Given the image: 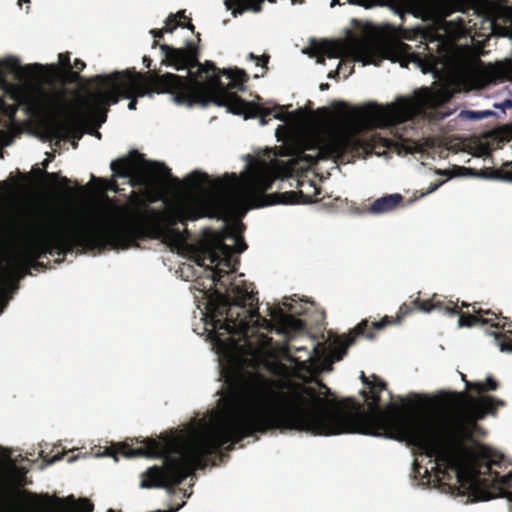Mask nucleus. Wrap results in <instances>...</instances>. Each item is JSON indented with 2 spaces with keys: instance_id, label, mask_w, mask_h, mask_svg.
<instances>
[{
  "instance_id": "obj_1",
  "label": "nucleus",
  "mask_w": 512,
  "mask_h": 512,
  "mask_svg": "<svg viewBox=\"0 0 512 512\" xmlns=\"http://www.w3.org/2000/svg\"><path fill=\"white\" fill-rule=\"evenodd\" d=\"M370 381L364 372L360 379L368 388L367 411L353 398L327 400L315 387L291 383L285 388L265 376L231 370L225 376L226 396L222 416L215 427L197 439L180 445L172 435H163V488L173 491L195 470L216 465L235 444L255 433L270 430H296L313 435L360 433L407 441L421 454L434 458L455 471L458 493L470 502L493 498L480 471L467 468L466 442L480 432L477 424L487 414H495L505 402L493 396L469 398L468 409L445 411L432 418L406 416L394 404L383 409L380 393L387 384L378 376Z\"/></svg>"
},
{
  "instance_id": "obj_2",
  "label": "nucleus",
  "mask_w": 512,
  "mask_h": 512,
  "mask_svg": "<svg viewBox=\"0 0 512 512\" xmlns=\"http://www.w3.org/2000/svg\"><path fill=\"white\" fill-rule=\"evenodd\" d=\"M224 178L212 180L207 173L194 171L186 182L192 189L202 190L203 185L209 190L201 197H191L181 201L175 209L167 214L161 223L150 230L142 217H118L102 213L88 222H68L56 212L46 211L37 216L36 221L25 226L17 238L21 242V254L31 261L49 255L65 256L75 248L83 250L128 249L139 247L138 241L147 237L160 239L171 251L180 252L188 248V230L180 231L176 225L201 217L225 219L237 214L243 205L241 195L234 189L237 180Z\"/></svg>"
},
{
  "instance_id": "obj_3",
  "label": "nucleus",
  "mask_w": 512,
  "mask_h": 512,
  "mask_svg": "<svg viewBox=\"0 0 512 512\" xmlns=\"http://www.w3.org/2000/svg\"><path fill=\"white\" fill-rule=\"evenodd\" d=\"M226 238L234 240V246L219 241L217 249L224 256L221 260L218 252L208 246H191L194 251V261L200 267H205L209 272L211 287L220 285L226 290L222 293L215 290L207 303V309L214 322L215 329H224L229 334L238 336L247 345H251L250 338L258 333V329H270V320L261 317L259 313L257 292L254 291L253 283L242 282L241 285L228 284L223 280L229 272L220 268L221 262L224 266L230 267V258L234 253H242L247 249L244 238L236 233L235 228L226 233Z\"/></svg>"
},
{
  "instance_id": "obj_4",
  "label": "nucleus",
  "mask_w": 512,
  "mask_h": 512,
  "mask_svg": "<svg viewBox=\"0 0 512 512\" xmlns=\"http://www.w3.org/2000/svg\"><path fill=\"white\" fill-rule=\"evenodd\" d=\"M165 54L164 63L176 70H189L190 77H182L173 73L165 75L157 82L166 85L160 91H178L176 103L188 107L194 104L207 106L216 105V96L222 91L236 94L234 89L245 91V83L249 77L242 69L220 70L211 61L199 62V47L193 41H187L185 47L175 48L161 45Z\"/></svg>"
},
{
  "instance_id": "obj_5",
  "label": "nucleus",
  "mask_w": 512,
  "mask_h": 512,
  "mask_svg": "<svg viewBox=\"0 0 512 512\" xmlns=\"http://www.w3.org/2000/svg\"><path fill=\"white\" fill-rule=\"evenodd\" d=\"M164 75H160L158 71H149L146 74H142L136 71L125 70L109 75L93 76L88 79V83L95 84L105 90L89 93L86 97L81 98L79 104L73 110V119L86 121L99 114H103L101 122H104L106 120L105 107L116 104L120 97L130 99L128 103L130 110L136 109L137 97H144L151 93L171 94L176 103V93L178 91L159 90L166 86L157 82V79Z\"/></svg>"
},
{
  "instance_id": "obj_6",
  "label": "nucleus",
  "mask_w": 512,
  "mask_h": 512,
  "mask_svg": "<svg viewBox=\"0 0 512 512\" xmlns=\"http://www.w3.org/2000/svg\"><path fill=\"white\" fill-rule=\"evenodd\" d=\"M16 104L2 102L10 118H14L19 105H25L32 115H42L41 126L48 140L67 138L72 132L73 110L67 102L65 88L40 90L38 95L27 96L17 85L7 89Z\"/></svg>"
},
{
  "instance_id": "obj_7",
  "label": "nucleus",
  "mask_w": 512,
  "mask_h": 512,
  "mask_svg": "<svg viewBox=\"0 0 512 512\" xmlns=\"http://www.w3.org/2000/svg\"><path fill=\"white\" fill-rule=\"evenodd\" d=\"M442 102V96L428 87L416 91L413 99H402L398 104L385 107L376 103L356 106L348 118L360 127H389L405 122L416 112L434 109Z\"/></svg>"
},
{
  "instance_id": "obj_8",
  "label": "nucleus",
  "mask_w": 512,
  "mask_h": 512,
  "mask_svg": "<svg viewBox=\"0 0 512 512\" xmlns=\"http://www.w3.org/2000/svg\"><path fill=\"white\" fill-rule=\"evenodd\" d=\"M471 307L472 313L461 312L457 303L446 298L441 299L437 294L425 300V313L438 310L448 315H459L458 324L460 327L490 325L504 330V332H492L491 335L494 336L501 351L512 352V322H508L506 317L499 316L491 310L476 308V304L471 305Z\"/></svg>"
},
{
  "instance_id": "obj_9",
  "label": "nucleus",
  "mask_w": 512,
  "mask_h": 512,
  "mask_svg": "<svg viewBox=\"0 0 512 512\" xmlns=\"http://www.w3.org/2000/svg\"><path fill=\"white\" fill-rule=\"evenodd\" d=\"M360 147L361 141L354 134L329 132L311 139L297 157L312 166L321 160L342 161L346 155H353Z\"/></svg>"
},
{
  "instance_id": "obj_10",
  "label": "nucleus",
  "mask_w": 512,
  "mask_h": 512,
  "mask_svg": "<svg viewBox=\"0 0 512 512\" xmlns=\"http://www.w3.org/2000/svg\"><path fill=\"white\" fill-rule=\"evenodd\" d=\"M273 181V177L268 172H261L257 174L251 182L252 188L263 194L264 202L261 206L275 204H308L316 201V196L319 194V188L310 183L309 186L313 189L312 195L305 194L302 190L265 195L264 193L272 188Z\"/></svg>"
},
{
  "instance_id": "obj_11",
  "label": "nucleus",
  "mask_w": 512,
  "mask_h": 512,
  "mask_svg": "<svg viewBox=\"0 0 512 512\" xmlns=\"http://www.w3.org/2000/svg\"><path fill=\"white\" fill-rule=\"evenodd\" d=\"M216 105L219 107H226L230 113L235 115H243L247 118H259L262 126L268 124V117L273 114L280 105H275L272 108L263 107L255 102H249L241 98L237 94H230L229 92L222 91L216 96Z\"/></svg>"
},
{
  "instance_id": "obj_12",
  "label": "nucleus",
  "mask_w": 512,
  "mask_h": 512,
  "mask_svg": "<svg viewBox=\"0 0 512 512\" xmlns=\"http://www.w3.org/2000/svg\"><path fill=\"white\" fill-rule=\"evenodd\" d=\"M386 59L399 62L407 67L409 62L417 63L423 73H432L436 70L437 59L435 56L422 57L420 53L413 51L412 47L402 41H393L383 47Z\"/></svg>"
},
{
  "instance_id": "obj_13",
  "label": "nucleus",
  "mask_w": 512,
  "mask_h": 512,
  "mask_svg": "<svg viewBox=\"0 0 512 512\" xmlns=\"http://www.w3.org/2000/svg\"><path fill=\"white\" fill-rule=\"evenodd\" d=\"M137 164L146 165L153 173L159 174L161 177H171V170L167 166L158 162L146 161L144 155L136 150L130 153L129 158H119L112 161L110 168L116 177H128Z\"/></svg>"
},
{
  "instance_id": "obj_14",
  "label": "nucleus",
  "mask_w": 512,
  "mask_h": 512,
  "mask_svg": "<svg viewBox=\"0 0 512 512\" xmlns=\"http://www.w3.org/2000/svg\"><path fill=\"white\" fill-rule=\"evenodd\" d=\"M401 194H388L383 197L376 199L369 208V212L372 214H382L393 211L403 201Z\"/></svg>"
},
{
  "instance_id": "obj_15",
  "label": "nucleus",
  "mask_w": 512,
  "mask_h": 512,
  "mask_svg": "<svg viewBox=\"0 0 512 512\" xmlns=\"http://www.w3.org/2000/svg\"><path fill=\"white\" fill-rule=\"evenodd\" d=\"M6 66L11 71L18 72L26 78H32L43 70V66L38 63L21 66L20 61L15 57L7 59Z\"/></svg>"
},
{
  "instance_id": "obj_16",
  "label": "nucleus",
  "mask_w": 512,
  "mask_h": 512,
  "mask_svg": "<svg viewBox=\"0 0 512 512\" xmlns=\"http://www.w3.org/2000/svg\"><path fill=\"white\" fill-rule=\"evenodd\" d=\"M13 274V267L11 261L7 264L0 263V301L6 292L7 285L9 284Z\"/></svg>"
},
{
  "instance_id": "obj_17",
  "label": "nucleus",
  "mask_w": 512,
  "mask_h": 512,
  "mask_svg": "<svg viewBox=\"0 0 512 512\" xmlns=\"http://www.w3.org/2000/svg\"><path fill=\"white\" fill-rule=\"evenodd\" d=\"M177 27H178V22H175V25H173L172 27H164V28H161V29H152V30H150V34L155 38V40L152 43V47L155 48V47L159 46V48H161L162 44H159L157 39L163 38L165 33H172ZM160 50H162V49H160ZM161 52L164 55V58L161 61V65L167 66L164 63V60L166 58L165 54H164L163 51H161Z\"/></svg>"
},
{
  "instance_id": "obj_18",
  "label": "nucleus",
  "mask_w": 512,
  "mask_h": 512,
  "mask_svg": "<svg viewBox=\"0 0 512 512\" xmlns=\"http://www.w3.org/2000/svg\"><path fill=\"white\" fill-rule=\"evenodd\" d=\"M283 329L289 331H301L305 328L303 320L295 318L293 316H283Z\"/></svg>"
},
{
  "instance_id": "obj_19",
  "label": "nucleus",
  "mask_w": 512,
  "mask_h": 512,
  "mask_svg": "<svg viewBox=\"0 0 512 512\" xmlns=\"http://www.w3.org/2000/svg\"><path fill=\"white\" fill-rule=\"evenodd\" d=\"M37 176L44 177L55 184L57 181H61L63 184H68L69 180L66 177H61L59 173H49L44 169H40L38 167H34L32 170Z\"/></svg>"
},
{
  "instance_id": "obj_20",
  "label": "nucleus",
  "mask_w": 512,
  "mask_h": 512,
  "mask_svg": "<svg viewBox=\"0 0 512 512\" xmlns=\"http://www.w3.org/2000/svg\"><path fill=\"white\" fill-rule=\"evenodd\" d=\"M60 76L63 79L64 83L67 84H75L82 80L80 72L73 70L72 66H69L65 70H61Z\"/></svg>"
},
{
  "instance_id": "obj_21",
  "label": "nucleus",
  "mask_w": 512,
  "mask_h": 512,
  "mask_svg": "<svg viewBox=\"0 0 512 512\" xmlns=\"http://www.w3.org/2000/svg\"><path fill=\"white\" fill-rule=\"evenodd\" d=\"M498 382L492 377H487L485 383L476 382L473 383L472 389L477 393H483L487 391H494L498 388Z\"/></svg>"
},
{
  "instance_id": "obj_22",
  "label": "nucleus",
  "mask_w": 512,
  "mask_h": 512,
  "mask_svg": "<svg viewBox=\"0 0 512 512\" xmlns=\"http://www.w3.org/2000/svg\"><path fill=\"white\" fill-rule=\"evenodd\" d=\"M318 53L328 58H337L339 56V48L335 44L324 42L317 48Z\"/></svg>"
},
{
  "instance_id": "obj_23",
  "label": "nucleus",
  "mask_w": 512,
  "mask_h": 512,
  "mask_svg": "<svg viewBox=\"0 0 512 512\" xmlns=\"http://www.w3.org/2000/svg\"><path fill=\"white\" fill-rule=\"evenodd\" d=\"M238 5L242 6L245 10H251L259 13L262 10V4L265 0H234Z\"/></svg>"
},
{
  "instance_id": "obj_24",
  "label": "nucleus",
  "mask_w": 512,
  "mask_h": 512,
  "mask_svg": "<svg viewBox=\"0 0 512 512\" xmlns=\"http://www.w3.org/2000/svg\"><path fill=\"white\" fill-rule=\"evenodd\" d=\"M58 61H59L58 65H55V64L51 65V68L53 70H58L59 72H61V70H65L69 66H72V64L70 62V52L60 53L58 55Z\"/></svg>"
},
{
  "instance_id": "obj_25",
  "label": "nucleus",
  "mask_w": 512,
  "mask_h": 512,
  "mask_svg": "<svg viewBox=\"0 0 512 512\" xmlns=\"http://www.w3.org/2000/svg\"><path fill=\"white\" fill-rule=\"evenodd\" d=\"M77 512H93V503L86 498H81L77 503Z\"/></svg>"
},
{
  "instance_id": "obj_26",
  "label": "nucleus",
  "mask_w": 512,
  "mask_h": 512,
  "mask_svg": "<svg viewBox=\"0 0 512 512\" xmlns=\"http://www.w3.org/2000/svg\"><path fill=\"white\" fill-rule=\"evenodd\" d=\"M499 173L502 179L512 182V162L503 164Z\"/></svg>"
},
{
  "instance_id": "obj_27",
  "label": "nucleus",
  "mask_w": 512,
  "mask_h": 512,
  "mask_svg": "<svg viewBox=\"0 0 512 512\" xmlns=\"http://www.w3.org/2000/svg\"><path fill=\"white\" fill-rule=\"evenodd\" d=\"M283 109L284 107L280 106V108L276 109L272 115L275 119L280 120L282 122H286L289 119L290 114L288 112H284Z\"/></svg>"
},
{
  "instance_id": "obj_28",
  "label": "nucleus",
  "mask_w": 512,
  "mask_h": 512,
  "mask_svg": "<svg viewBox=\"0 0 512 512\" xmlns=\"http://www.w3.org/2000/svg\"><path fill=\"white\" fill-rule=\"evenodd\" d=\"M319 389L315 388L317 391L321 392V396L327 400H330L328 397L333 396V392L324 384L322 381H317Z\"/></svg>"
},
{
  "instance_id": "obj_29",
  "label": "nucleus",
  "mask_w": 512,
  "mask_h": 512,
  "mask_svg": "<svg viewBox=\"0 0 512 512\" xmlns=\"http://www.w3.org/2000/svg\"><path fill=\"white\" fill-rule=\"evenodd\" d=\"M249 58L252 60H255L257 62V65L261 64L263 67H266V65L269 61L268 55H262L261 57H259V56L255 55L254 53H250Z\"/></svg>"
},
{
  "instance_id": "obj_30",
  "label": "nucleus",
  "mask_w": 512,
  "mask_h": 512,
  "mask_svg": "<svg viewBox=\"0 0 512 512\" xmlns=\"http://www.w3.org/2000/svg\"><path fill=\"white\" fill-rule=\"evenodd\" d=\"M470 119H482L483 117L490 115L491 112L485 111V112H478V111H467L466 112Z\"/></svg>"
},
{
  "instance_id": "obj_31",
  "label": "nucleus",
  "mask_w": 512,
  "mask_h": 512,
  "mask_svg": "<svg viewBox=\"0 0 512 512\" xmlns=\"http://www.w3.org/2000/svg\"><path fill=\"white\" fill-rule=\"evenodd\" d=\"M442 184H443V181H439L437 183H432L429 186V188L427 189V191L426 192H422L418 198L423 197L425 195H428V194L436 191Z\"/></svg>"
},
{
  "instance_id": "obj_32",
  "label": "nucleus",
  "mask_w": 512,
  "mask_h": 512,
  "mask_svg": "<svg viewBox=\"0 0 512 512\" xmlns=\"http://www.w3.org/2000/svg\"><path fill=\"white\" fill-rule=\"evenodd\" d=\"M103 182L106 184V189L107 190H110V191H113V192H118L119 191V186H118V184H117V182L115 180H110V181L103 180Z\"/></svg>"
},
{
  "instance_id": "obj_33",
  "label": "nucleus",
  "mask_w": 512,
  "mask_h": 512,
  "mask_svg": "<svg viewBox=\"0 0 512 512\" xmlns=\"http://www.w3.org/2000/svg\"><path fill=\"white\" fill-rule=\"evenodd\" d=\"M72 67L73 69H76V71L80 72L85 69L86 63L83 60L76 58Z\"/></svg>"
},
{
  "instance_id": "obj_34",
  "label": "nucleus",
  "mask_w": 512,
  "mask_h": 512,
  "mask_svg": "<svg viewBox=\"0 0 512 512\" xmlns=\"http://www.w3.org/2000/svg\"><path fill=\"white\" fill-rule=\"evenodd\" d=\"M175 22L180 21L176 19V15L170 14L165 21V27H172L173 25H175Z\"/></svg>"
},
{
  "instance_id": "obj_35",
  "label": "nucleus",
  "mask_w": 512,
  "mask_h": 512,
  "mask_svg": "<svg viewBox=\"0 0 512 512\" xmlns=\"http://www.w3.org/2000/svg\"><path fill=\"white\" fill-rule=\"evenodd\" d=\"M178 27L187 28V29L191 30L192 32H194V30H195V26L191 23V19H188V21L186 23L178 22Z\"/></svg>"
},
{
  "instance_id": "obj_36",
  "label": "nucleus",
  "mask_w": 512,
  "mask_h": 512,
  "mask_svg": "<svg viewBox=\"0 0 512 512\" xmlns=\"http://www.w3.org/2000/svg\"><path fill=\"white\" fill-rule=\"evenodd\" d=\"M55 502H57L58 504L60 505H63L64 502H71L72 504L74 503V498L73 496H70V497H67L66 499H61V498H58V497H54L53 499Z\"/></svg>"
},
{
  "instance_id": "obj_37",
  "label": "nucleus",
  "mask_w": 512,
  "mask_h": 512,
  "mask_svg": "<svg viewBox=\"0 0 512 512\" xmlns=\"http://www.w3.org/2000/svg\"><path fill=\"white\" fill-rule=\"evenodd\" d=\"M422 469H423V467L420 466L419 464H417V463L414 464L413 473H414L415 478H417L418 476L421 475Z\"/></svg>"
},
{
  "instance_id": "obj_38",
  "label": "nucleus",
  "mask_w": 512,
  "mask_h": 512,
  "mask_svg": "<svg viewBox=\"0 0 512 512\" xmlns=\"http://www.w3.org/2000/svg\"><path fill=\"white\" fill-rule=\"evenodd\" d=\"M143 64L145 65L146 68H150L152 64V59L149 56H144Z\"/></svg>"
},
{
  "instance_id": "obj_39",
  "label": "nucleus",
  "mask_w": 512,
  "mask_h": 512,
  "mask_svg": "<svg viewBox=\"0 0 512 512\" xmlns=\"http://www.w3.org/2000/svg\"><path fill=\"white\" fill-rule=\"evenodd\" d=\"M175 15H176V19L177 18H179V19H187V20L189 19L185 15V10H181V11L177 12Z\"/></svg>"
},
{
  "instance_id": "obj_40",
  "label": "nucleus",
  "mask_w": 512,
  "mask_h": 512,
  "mask_svg": "<svg viewBox=\"0 0 512 512\" xmlns=\"http://www.w3.org/2000/svg\"><path fill=\"white\" fill-rule=\"evenodd\" d=\"M338 75H339V71H338V70L331 71V72L328 74V78H336Z\"/></svg>"
},
{
  "instance_id": "obj_41",
  "label": "nucleus",
  "mask_w": 512,
  "mask_h": 512,
  "mask_svg": "<svg viewBox=\"0 0 512 512\" xmlns=\"http://www.w3.org/2000/svg\"><path fill=\"white\" fill-rule=\"evenodd\" d=\"M319 88H320L321 91L327 90V89H329V84L328 83H321Z\"/></svg>"
},
{
  "instance_id": "obj_42",
  "label": "nucleus",
  "mask_w": 512,
  "mask_h": 512,
  "mask_svg": "<svg viewBox=\"0 0 512 512\" xmlns=\"http://www.w3.org/2000/svg\"><path fill=\"white\" fill-rule=\"evenodd\" d=\"M185 269L192 270V266L191 265H183V267L180 268V271L182 274L184 273Z\"/></svg>"
},
{
  "instance_id": "obj_43",
  "label": "nucleus",
  "mask_w": 512,
  "mask_h": 512,
  "mask_svg": "<svg viewBox=\"0 0 512 512\" xmlns=\"http://www.w3.org/2000/svg\"><path fill=\"white\" fill-rule=\"evenodd\" d=\"M461 377H462V380L466 382V385L472 389L473 384L469 383V382L466 380V376H465L464 374H461Z\"/></svg>"
},
{
  "instance_id": "obj_44",
  "label": "nucleus",
  "mask_w": 512,
  "mask_h": 512,
  "mask_svg": "<svg viewBox=\"0 0 512 512\" xmlns=\"http://www.w3.org/2000/svg\"><path fill=\"white\" fill-rule=\"evenodd\" d=\"M317 112H318V113H324V114H326V113H328V112H329V110H328V108L323 107V108H319V109L317 110Z\"/></svg>"
},
{
  "instance_id": "obj_45",
  "label": "nucleus",
  "mask_w": 512,
  "mask_h": 512,
  "mask_svg": "<svg viewBox=\"0 0 512 512\" xmlns=\"http://www.w3.org/2000/svg\"><path fill=\"white\" fill-rule=\"evenodd\" d=\"M49 162H50V159H45V160L42 162V165H43V169H44V170L48 167Z\"/></svg>"
},
{
  "instance_id": "obj_46",
  "label": "nucleus",
  "mask_w": 512,
  "mask_h": 512,
  "mask_svg": "<svg viewBox=\"0 0 512 512\" xmlns=\"http://www.w3.org/2000/svg\"><path fill=\"white\" fill-rule=\"evenodd\" d=\"M423 473H424V476L427 478V481H429L430 480V474H429L428 469L424 468V472Z\"/></svg>"
},
{
  "instance_id": "obj_47",
  "label": "nucleus",
  "mask_w": 512,
  "mask_h": 512,
  "mask_svg": "<svg viewBox=\"0 0 512 512\" xmlns=\"http://www.w3.org/2000/svg\"><path fill=\"white\" fill-rule=\"evenodd\" d=\"M23 3H27L29 4L30 3V0H18V5L21 7L23 5Z\"/></svg>"
},
{
  "instance_id": "obj_48",
  "label": "nucleus",
  "mask_w": 512,
  "mask_h": 512,
  "mask_svg": "<svg viewBox=\"0 0 512 512\" xmlns=\"http://www.w3.org/2000/svg\"><path fill=\"white\" fill-rule=\"evenodd\" d=\"M413 152V148L411 146H408L406 148V153H412Z\"/></svg>"
},
{
  "instance_id": "obj_49",
  "label": "nucleus",
  "mask_w": 512,
  "mask_h": 512,
  "mask_svg": "<svg viewBox=\"0 0 512 512\" xmlns=\"http://www.w3.org/2000/svg\"><path fill=\"white\" fill-rule=\"evenodd\" d=\"M336 4H339V0H332L331 6H335Z\"/></svg>"
},
{
  "instance_id": "obj_50",
  "label": "nucleus",
  "mask_w": 512,
  "mask_h": 512,
  "mask_svg": "<svg viewBox=\"0 0 512 512\" xmlns=\"http://www.w3.org/2000/svg\"><path fill=\"white\" fill-rule=\"evenodd\" d=\"M339 105H340L342 108H345V109H347V108H348V107H347V105H346V103H344V102H340V103H339Z\"/></svg>"
},
{
  "instance_id": "obj_51",
  "label": "nucleus",
  "mask_w": 512,
  "mask_h": 512,
  "mask_svg": "<svg viewBox=\"0 0 512 512\" xmlns=\"http://www.w3.org/2000/svg\"><path fill=\"white\" fill-rule=\"evenodd\" d=\"M384 146L389 147V146H390V140H387V139H386V140H385V143H384Z\"/></svg>"
},
{
  "instance_id": "obj_52",
  "label": "nucleus",
  "mask_w": 512,
  "mask_h": 512,
  "mask_svg": "<svg viewBox=\"0 0 512 512\" xmlns=\"http://www.w3.org/2000/svg\"><path fill=\"white\" fill-rule=\"evenodd\" d=\"M437 174H440V175H446V172L445 171H437Z\"/></svg>"
},
{
  "instance_id": "obj_53",
  "label": "nucleus",
  "mask_w": 512,
  "mask_h": 512,
  "mask_svg": "<svg viewBox=\"0 0 512 512\" xmlns=\"http://www.w3.org/2000/svg\"><path fill=\"white\" fill-rule=\"evenodd\" d=\"M469 306H470L469 304H466L463 302L461 307H469Z\"/></svg>"
},
{
  "instance_id": "obj_54",
  "label": "nucleus",
  "mask_w": 512,
  "mask_h": 512,
  "mask_svg": "<svg viewBox=\"0 0 512 512\" xmlns=\"http://www.w3.org/2000/svg\"><path fill=\"white\" fill-rule=\"evenodd\" d=\"M44 497L46 498L47 501H51V498L48 495H45Z\"/></svg>"
},
{
  "instance_id": "obj_55",
  "label": "nucleus",
  "mask_w": 512,
  "mask_h": 512,
  "mask_svg": "<svg viewBox=\"0 0 512 512\" xmlns=\"http://www.w3.org/2000/svg\"><path fill=\"white\" fill-rule=\"evenodd\" d=\"M507 106H508V107H512V104H511V102H510V101H507Z\"/></svg>"
},
{
  "instance_id": "obj_56",
  "label": "nucleus",
  "mask_w": 512,
  "mask_h": 512,
  "mask_svg": "<svg viewBox=\"0 0 512 512\" xmlns=\"http://www.w3.org/2000/svg\"><path fill=\"white\" fill-rule=\"evenodd\" d=\"M72 145H73V147H74V148H76V147H77V143H76L75 141H74V142H72Z\"/></svg>"
},
{
  "instance_id": "obj_57",
  "label": "nucleus",
  "mask_w": 512,
  "mask_h": 512,
  "mask_svg": "<svg viewBox=\"0 0 512 512\" xmlns=\"http://www.w3.org/2000/svg\"><path fill=\"white\" fill-rule=\"evenodd\" d=\"M107 512H115L113 509H109Z\"/></svg>"
},
{
  "instance_id": "obj_58",
  "label": "nucleus",
  "mask_w": 512,
  "mask_h": 512,
  "mask_svg": "<svg viewBox=\"0 0 512 512\" xmlns=\"http://www.w3.org/2000/svg\"><path fill=\"white\" fill-rule=\"evenodd\" d=\"M270 2H274L275 0H269Z\"/></svg>"
}]
</instances>
